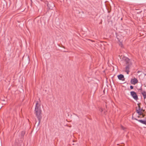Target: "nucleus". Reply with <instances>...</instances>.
<instances>
[{
	"label": "nucleus",
	"mask_w": 146,
	"mask_h": 146,
	"mask_svg": "<svg viewBox=\"0 0 146 146\" xmlns=\"http://www.w3.org/2000/svg\"><path fill=\"white\" fill-rule=\"evenodd\" d=\"M35 102L36 105L34 110V113L38 119V123H40L42 117L41 116L42 111L41 108V104L40 103H39L38 101H36Z\"/></svg>",
	"instance_id": "obj_1"
},
{
	"label": "nucleus",
	"mask_w": 146,
	"mask_h": 146,
	"mask_svg": "<svg viewBox=\"0 0 146 146\" xmlns=\"http://www.w3.org/2000/svg\"><path fill=\"white\" fill-rule=\"evenodd\" d=\"M124 61L126 65V66L125 67V72H127V74H128L129 72L130 68L132 64L130 60L128 58H125Z\"/></svg>",
	"instance_id": "obj_2"
},
{
	"label": "nucleus",
	"mask_w": 146,
	"mask_h": 146,
	"mask_svg": "<svg viewBox=\"0 0 146 146\" xmlns=\"http://www.w3.org/2000/svg\"><path fill=\"white\" fill-rule=\"evenodd\" d=\"M140 104V103L138 104V108H136V112L139 115H141V114H142V112L145 111L144 110H143L142 108H141Z\"/></svg>",
	"instance_id": "obj_3"
},
{
	"label": "nucleus",
	"mask_w": 146,
	"mask_h": 146,
	"mask_svg": "<svg viewBox=\"0 0 146 146\" xmlns=\"http://www.w3.org/2000/svg\"><path fill=\"white\" fill-rule=\"evenodd\" d=\"M131 95L133 98L135 100H137L138 99L137 96L135 92L134 91L131 92Z\"/></svg>",
	"instance_id": "obj_4"
},
{
	"label": "nucleus",
	"mask_w": 146,
	"mask_h": 146,
	"mask_svg": "<svg viewBox=\"0 0 146 146\" xmlns=\"http://www.w3.org/2000/svg\"><path fill=\"white\" fill-rule=\"evenodd\" d=\"M47 6L49 9H52L54 7V5L53 3L50 2L48 3Z\"/></svg>",
	"instance_id": "obj_5"
},
{
	"label": "nucleus",
	"mask_w": 146,
	"mask_h": 146,
	"mask_svg": "<svg viewBox=\"0 0 146 146\" xmlns=\"http://www.w3.org/2000/svg\"><path fill=\"white\" fill-rule=\"evenodd\" d=\"M138 91L142 94L143 96L144 99L145 100L146 98V92L144 91H143L141 88L139 89Z\"/></svg>",
	"instance_id": "obj_6"
},
{
	"label": "nucleus",
	"mask_w": 146,
	"mask_h": 146,
	"mask_svg": "<svg viewBox=\"0 0 146 146\" xmlns=\"http://www.w3.org/2000/svg\"><path fill=\"white\" fill-rule=\"evenodd\" d=\"M138 82V81L137 79L135 78H134L132 79L131 81V83L134 85H135V84L137 83Z\"/></svg>",
	"instance_id": "obj_7"
},
{
	"label": "nucleus",
	"mask_w": 146,
	"mask_h": 146,
	"mask_svg": "<svg viewBox=\"0 0 146 146\" xmlns=\"http://www.w3.org/2000/svg\"><path fill=\"white\" fill-rule=\"evenodd\" d=\"M135 119L138 121L141 122L142 124L146 125V121H143L142 120H138L136 119Z\"/></svg>",
	"instance_id": "obj_8"
},
{
	"label": "nucleus",
	"mask_w": 146,
	"mask_h": 146,
	"mask_svg": "<svg viewBox=\"0 0 146 146\" xmlns=\"http://www.w3.org/2000/svg\"><path fill=\"white\" fill-rule=\"evenodd\" d=\"M118 78L119 80H123L122 79L124 78V76L123 75L121 74L118 76Z\"/></svg>",
	"instance_id": "obj_9"
},
{
	"label": "nucleus",
	"mask_w": 146,
	"mask_h": 146,
	"mask_svg": "<svg viewBox=\"0 0 146 146\" xmlns=\"http://www.w3.org/2000/svg\"><path fill=\"white\" fill-rule=\"evenodd\" d=\"M25 134V131H23L21 132V136H24V135Z\"/></svg>",
	"instance_id": "obj_10"
},
{
	"label": "nucleus",
	"mask_w": 146,
	"mask_h": 146,
	"mask_svg": "<svg viewBox=\"0 0 146 146\" xmlns=\"http://www.w3.org/2000/svg\"><path fill=\"white\" fill-rule=\"evenodd\" d=\"M121 129H122L123 130H125L126 129V127H124V126H123L122 125H121Z\"/></svg>",
	"instance_id": "obj_11"
},
{
	"label": "nucleus",
	"mask_w": 146,
	"mask_h": 146,
	"mask_svg": "<svg viewBox=\"0 0 146 146\" xmlns=\"http://www.w3.org/2000/svg\"><path fill=\"white\" fill-rule=\"evenodd\" d=\"M145 113V111L142 112V114H141V115H142V116L141 117L143 118L144 117L145 115V114H144V113Z\"/></svg>",
	"instance_id": "obj_12"
},
{
	"label": "nucleus",
	"mask_w": 146,
	"mask_h": 146,
	"mask_svg": "<svg viewBox=\"0 0 146 146\" xmlns=\"http://www.w3.org/2000/svg\"><path fill=\"white\" fill-rule=\"evenodd\" d=\"M99 111H100L101 112H102L103 111V108H100L99 109Z\"/></svg>",
	"instance_id": "obj_13"
},
{
	"label": "nucleus",
	"mask_w": 146,
	"mask_h": 146,
	"mask_svg": "<svg viewBox=\"0 0 146 146\" xmlns=\"http://www.w3.org/2000/svg\"><path fill=\"white\" fill-rule=\"evenodd\" d=\"M130 89H133V86H130Z\"/></svg>",
	"instance_id": "obj_14"
},
{
	"label": "nucleus",
	"mask_w": 146,
	"mask_h": 146,
	"mask_svg": "<svg viewBox=\"0 0 146 146\" xmlns=\"http://www.w3.org/2000/svg\"><path fill=\"white\" fill-rule=\"evenodd\" d=\"M90 40L91 42H95V41H94V40Z\"/></svg>",
	"instance_id": "obj_15"
},
{
	"label": "nucleus",
	"mask_w": 146,
	"mask_h": 146,
	"mask_svg": "<svg viewBox=\"0 0 146 146\" xmlns=\"http://www.w3.org/2000/svg\"><path fill=\"white\" fill-rule=\"evenodd\" d=\"M140 115H139V116H138V118L140 117Z\"/></svg>",
	"instance_id": "obj_16"
}]
</instances>
